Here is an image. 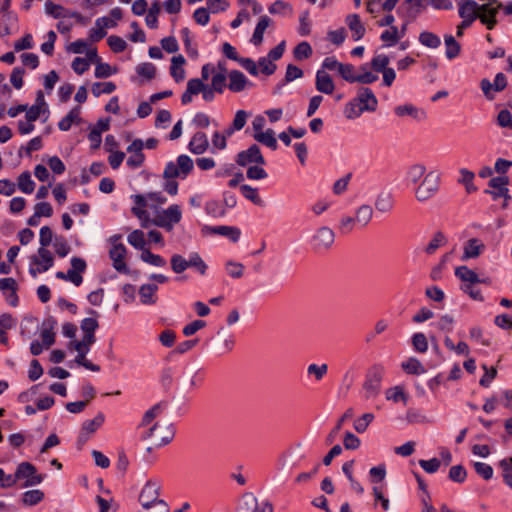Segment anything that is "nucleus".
<instances>
[{
  "label": "nucleus",
  "instance_id": "obj_1",
  "mask_svg": "<svg viewBox=\"0 0 512 512\" xmlns=\"http://www.w3.org/2000/svg\"><path fill=\"white\" fill-rule=\"evenodd\" d=\"M193 161L187 155L178 156L176 162H169L164 170L163 176L166 179H185L193 170Z\"/></svg>",
  "mask_w": 512,
  "mask_h": 512
},
{
  "label": "nucleus",
  "instance_id": "obj_2",
  "mask_svg": "<svg viewBox=\"0 0 512 512\" xmlns=\"http://www.w3.org/2000/svg\"><path fill=\"white\" fill-rule=\"evenodd\" d=\"M182 218V212L179 205L173 204L166 210L158 213L153 219V223L165 229L171 231L175 224L179 223Z\"/></svg>",
  "mask_w": 512,
  "mask_h": 512
},
{
  "label": "nucleus",
  "instance_id": "obj_3",
  "mask_svg": "<svg viewBox=\"0 0 512 512\" xmlns=\"http://www.w3.org/2000/svg\"><path fill=\"white\" fill-rule=\"evenodd\" d=\"M119 239L120 236L112 237V247L109 251V257L112 260V265L117 272L128 274L129 269L125 261L127 249L122 243L117 242Z\"/></svg>",
  "mask_w": 512,
  "mask_h": 512
},
{
  "label": "nucleus",
  "instance_id": "obj_4",
  "mask_svg": "<svg viewBox=\"0 0 512 512\" xmlns=\"http://www.w3.org/2000/svg\"><path fill=\"white\" fill-rule=\"evenodd\" d=\"M175 435V429L172 424H160L155 423L151 428L148 429L143 438H155L156 446H163L171 442Z\"/></svg>",
  "mask_w": 512,
  "mask_h": 512
},
{
  "label": "nucleus",
  "instance_id": "obj_5",
  "mask_svg": "<svg viewBox=\"0 0 512 512\" xmlns=\"http://www.w3.org/2000/svg\"><path fill=\"white\" fill-rule=\"evenodd\" d=\"M439 188V176L434 172L426 174L423 181L417 187L415 196L419 201H426L431 198Z\"/></svg>",
  "mask_w": 512,
  "mask_h": 512
},
{
  "label": "nucleus",
  "instance_id": "obj_6",
  "mask_svg": "<svg viewBox=\"0 0 512 512\" xmlns=\"http://www.w3.org/2000/svg\"><path fill=\"white\" fill-rule=\"evenodd\" d=\"M427 6V0H405L397 9V13L407 22L414 21Z\"/></svg>",
  "mask_w": 512,
  "mask_h": 512
},
{
  "label": "nucleus",
  "instance_id": "obj_7",
  "mask_svg": "<svg viewBox=\"0 0 512 512\" xmlns=\"http://www.w3.org/2000/svg\"><path fill=\"white\" fill-rule=\"evenodd\" d=\"M17 477L19 480L25 479L22 487H30L40 484L44 480V475L38 474L36 467L30 462H22L17 468Z\"/></svg>",
  "mask_w": 512,
  "mask_h": 512
},
{
  "label": "nucleus",
  "instance_id": "obj_8",
  "mask_svg": "<svg viewBox=\"0 0 512 512\" xmlns=\"http://www.w3.org/2000/svg\"><path fill=\"white\" fill-rule=\"evenodd\" d=\"M334 232L328 227H321L312 237V248L315 252L321 253L327 251L334 243Z\"/></svg>",
  "mask_w": 512,
  "mask_h": 512
},
{
  "label": "nucleus",
  "instance_id": "obj_9",
  "mask_svg": "<svg viewBox=\"0 0 512 512\" xmlns=\"http://www.w3.org/2000/svg\"><path fill=\"white\" fill-rule=\"evenodd\" d=\"M160 488V483L156 480H149L146 482L139 495V502L142 507L155 505L156 502H165L164 500L159 499Z\"/></svg>",
  "mask_w": 512,
  "mask_h": 512
},
{
  "label": "nucleus",
  "instance_id": "obj_10",
  "mask_svg": "<svg viewBox=\"0 0 512 512\" xmlns=\"http://www.w3.org/2000/svg\"><path fill=\"white\" fill-rule=\"evenodd\" d=\"M509 184V179L507 176H498L493 177L489 180V187L492 188V191H486L487 193H490L494 200H497L498 198H505V201H508L511 199L509 195V190L507 188ZM507 205V202L504 203V207Z\"/></svg>",
  "mask_w": 512,
  "mask_h": 512
},
{
  "label": "nucleus",
  "instance_id": "obj_11",
  "mask_svg": "<svg viewBox=\"0 0 512 512\" xmlns=\"http://www.w3.org/2000/svg\"><path fill=\"white\" fill-rule=\"evenodd\" d=\"M501 8L502 4H497L495 6L480 5L478 12L479 16H477V19H479L481 24H483L488 30H493L498 23L496 16Z\"/></svg>",
  "mask_w": 512,
  "mask_h": 512
},
{
  "label": "nucleus",
  "instance_id": "obj_12",
  "mask_svg": "<svg viewBox=\"0 0 512 512\" xmlns=\"http://www.w3.org/2000/svg\"><path fill=\"white\" fill-rule=\"evenodd\" d=\"M236 162L238 165L244 167L252 163L264 164L265 160L260 151V148L256 144H253L247 150L238 153Z\"/></svg>",
  "mask_w": 512,
  "mask_h": 512
},
{
  "label": "nucleus",
  "instance_id": "obj_13",
  "mask_svg": "<svg viewBox=\"0 0 512 512\" xmlns=\"http://www.w3.org/2000/svg\"><path fill=\"white\" fill-rule=\"evenodd\" d=\"M104 420V415L102 413H98L94 419L83 422L81 432L78 437V443L81 445L86 443L90 436L103 425Z\"/></svg>",
  "mask_w": 512,
  "mask_h": 512
},
{
  "label": "nucleus",
  "instance_id": "obj_14",
  "mask_svg": "<svg viewBox=\"0 0 512 512\" xmlns=\"http://www.w3.org/2000/svg\"><path fill=\"white\" fill-rule=\"evenodd\" d=\"M39 257H34L32 259L33 264L37 265V269H30V273L35 276L37 273H43L49 270L54 263V258L52 253L47 248H39L38 249Z\"/></svg>",
  "mask_w": 512,
  "mask_h": 512
},
{
  "label": "nucleus",
  "instance_id": "obj_15",
  "mask_svg": "<svg viewBox=\"0 0 512 512\" xmlns=\"http://www.w3.org/2000/svg\"><path fill=\"white\" fill-rule=\"evenodd\" d=\"M458 14L461 19L471 22L477 20L480 4L474 0H456Z\"/></svg>",
  "mask_w": 512,
  "mask_h": 512
},
{
  "label": "nucleus",
  "instance_id": "obj_16",
  "mask_svg": "<svg viewBox=\"0 0 512 512\" xmlns=\"http://www.w3.org/2000/svg\"><path fill=\"white\" fill-rule=\"evenodd\" d=\"M71 267L66 272V281L72 282L75 286H80L83 281L81 274L86 270L87 264L84 259L73 257L71 259Z\"/></svg>",
  "mask_w": 512,
  "mask_h": 512
},
{
  "label": "nucleus",
  "instance_id": "obj_17",
  "mask_svg": "<svg viewBox=\"0 0 512 512\" xmlns=\"http://www.w3.org/2000/svg\"><path fill=\"white\" fill-rule=\"evenodd\" d=\"M357 100L359 101V107H362L364 111H375L378 105L373 91L367 87H361L358 90Z\"/></svg>",
  "mask_w": 512,
  "mask_h": 512
},
{
  "label": "nucleus",
  "instance_id": "obj_18",
  "mask_svg": "<svg viewBox=\"0 0 512 512\" xmlns=\"http://www.w3.org/2000/svg\"><path fill=\"white\" fill-rule=\"evenodd\" d=\"M315 87L317 91L328 95L332 94L335 89L332 77L324 70L316 72Z\"/></svg>",
  "mask_w": 512,
  "mask_h": 512
},
{
  "label": "nucleus",
  "instance_id": "obj_19",
  "mask_svg": "<svg viewBox=\"0 0 512 512\" xmlns=\"http://www.w3.org/2000/svg\"><path fill=\"white\" fill-rule=\"evenodd\" d=\"M133 200L135 203V205L131 209L133 215H135L139 220L143 222L144 227H147L146 223L149 221V214L145 209L148 200L147 195H134Z\"/></svg>",
  "mask_w": 512,
  "mask_h": 512
},
{
  "label": "nucleus",
  "instance_id": "obj_20",
  "mask_svg": "<svg viewBox=\"0 0 512 512\" xmlns=\"http://www.w3.org/2000/svg\"><path fill=\"white\" fill-rule=\"evenodd\" d=\"M400 0H385L383 3L366 0V11L373 17H377L381 11L391 12Z\"/></svg>",
  "mask_w": 512,
  "mask_h": 512
},
{
  "label": "nucleus",
  "instance_id": "obj_21",
  "mask_svg": "<svg viewBox=\"0 0 512 512\" xmlns=\"http://www.w3.org/2000/svg\"><path fill=\"white\" fill-rule=\"evenodd\" d=\"M381 373L374 372L373 375L369 376L364 382L363 388L365 390V396L367 399L376 397L381 388Z\"/></svg>",
  "mask_w": 512,
  "mask_h": 512
},
{
  "label": "nucleus",
  "instance_id": "obj_22",
  "mask_svg": "<svg viewBox=\"0 0 512 512\" xmlns=\"http://www.w3.org/2000/svg\"><path fill=\"white\" fill-rule=\"evenodd\" d=\"M208 146H209V142H208L206 134L204 132H196L192 136V138L188 144V149L193 154H202L207 150Z\"/></svg>",
  "mask_w": 512,
  "mask_h": 512
},
{
  "label": "nucleus",
  "instance_id": "obj_23",
  "mask_svg": "<svg viewBox=\"0 0 512 512\" xmlns=\"http://www.w3.org/2000/svg\"><path fill=\"white\" fill-rule=\"evenodd\" d=\"M248 80L246 76L239 70H232L229 73L228 88L232 92H241L245 89Z\"/></svg>",
  "mask_w": 512,
  "mask_h": 512
},
{
  "label": "nucleus",
  "instance_id": "obj_24",
  "mask_svg": "<svg viewBox=\"0 0 512 512\" xmlns=\"http://www.w3.org/2000/svg\"><path fill=\"white\" fill-rule=\"evenodd\" d=\"M158 286L156 284H144L139 289L140 301L145 305L155 304L157 301L156 292Z\"/></svg>",
  "mask_w": 512,
  "mask_h": 512
},
{
  "label": "nucleus",
  "instance_id": "obj_25",
  "mask_svg": "<svg viewBox=\"0 0 512 512\" xmlns=\"http://www.w3.org/2000/svg\"><path fill=\"white\" fill-rule=\"evenodd\" d=\"M346 23L349 29L352 31L353 39L355 41L360 40L365 34V27L362 24L359 15L352 14L346 18Z\"/></svg>",
  "mask_w": 512,
  "mask_h": 512
},
{
  "label": "nucleus",
  "instance_id": "obj_26",
  "mask_svg": "<svg viewBox=\"0 0 512 512\" xmlns=\"http://www.w3.org/2000/svg\"><path fill=\"white\" fill-rule=\"evenodd\" d=\"M484 248L485 246L480 240L472 238L468 240L464 246V253L462 259L465 260L470 258H476L481 254Z\"/></svg>",
  "mask_w": 512,
  "mask_h": 512
},
{
  "label": "nucleus",
  "instance_id": "obj_27",
  "mask_svg": "<svg viewBox=\"0 0 512 512\" xmlns=\"http://www.w3.org/2000/svg\"><path fill=\"white\" fill-rule=\"evenodd\" d=\"M271 19L267 15H263L259 18V21L255 27V30L253 32L251 42L258 46L263 42V36L265 33V30L270 25Z\"/></svg>",
  "mask_w": 512,
  "mask_h": 512
},
{
  "label": "nucleus",
  "instance_id": "obj_28",
  "mask_svg": "<svg viewBox=\"0 0 512 512\" xmlns=\"http://www.w3.org/2000/svg\"><path fill=\"white\" fill-rule=\"evenodd\" d=\"M185 59L182 55L174 56L171 60L170 73L176 82H180L185 77V71L182 68Z\"/></svg>",
  "mask_w": 512,
  "mask_h": 512
},
{
  "label": "nucleus",
  "instance_id": "obj_29",
  "mask_svg": "<svg viewBox=\"0 0 512 512\" xmlns=\"http://www.w3.org/2000/svg\"><path fill=\"white\" fill-rule=\"evenodd\" d=\"M455 275L465 284H476L480 282L478 275L467 266H459L455 269Z\"/></svg>",
  "mask_w": 512,
  "mask_h": 512
},
{
  "label": "nucleus",
  "instance_id": "obj_30",
  "mask_svg": "<svg viewBox=\"0 0 512 512\" xmlns=\"http://www.w3.org/2000/svg\"><path fill=\"white\" fill-rule=\"evenodd\" d=\"M254 138L256 141L269 147L272 150H276L278 148V143L272 129H267L265 132H257L255 133Z\"/></svg>",
  "mask_w": 512,
  "mask_h": 512
},
{
  "label": "nucleus",
  "instance_id": "obj_31",
  "mask_svg": "<svg viewBox=\"0 0 512 512\" xmlns=\"http://www.w3.org/2000/svg\"><path fill=\"white\" fill-rule=\"evenodd\" d=\"M401 367L407 374L411 375H420L425 372V368L422 363L414 357H411L407 361L403 362Z\"/></svg>",
  "mask_w": 512,
  "mask_h": 512
},
{
  "label": "nucleus",
  "instance_id": "obj_32",
  "mask_svg": "<svg viewBox=\"0 0 512 512\" xmlns=\"http://www.w3.org/2000/svg\"><path fill=\"white\" fill-rule=\"evenodd\" d=\"M248 114L244 110H238L230 127L226 129V135L231 136L235 131L241 130L247 121Z\"/></svg>",
  "mask_w": 512,
  "mask_h": 512
},
{
  "label": "nucleus",
  "instance_id": "obj_33",
  "mask_svg": "<svg viewBox=\"0 0 512 512\" xmlns=\"http://www.w3.org/2000/svg\"><path fill=\"white\" fill-rule=\"evenodd\" d=\"M44 499V492L41 490H29L22 494L21 501L25 506H34Z\"/></svg>",
  "mask_w": 512,
  "mask_h": 512
},
{
  "label": "nucleus",
  "instance_id": "obj_34",
  "mask_svg": "<svg viewBox=\"0 0 512 512\" xmlns=\"http://www.w3.org/2000/svg\"><path fill=\"white\" fill-rule=\"evenodd\" d=\"M353 416V410L351 408H349L348 410H346V412L341 416V418L338 420L337 424L335 425V427L330 431V433L328 434L327 438H326V443L328 445L332 444L341 428H342V425L343 423L347 420V419H350L351 417Z\"/></svg>",
  "mask_w": 512,
  "mask_h": 512
},
{
  "label": "nucleus",
  "instance_id": "obj_35",
  "mask_svg": "<svg viewBox=\"0 0 512 512\" xmlns=\"http://www.w3.org/2000/svg\"><path fill=\"white\" fill-rule=\"evenodd\" d=\"M373 210L369 205H362L356 211V221L359 227H365L372 219Z\"/></svg>",
  "mask_w": 512,
  "mask_h": 512
},
{
  "label": "nucleus",
  "instance_id": "obj_36",
  "mask_svg": "<svg viewBox=\"0 0 512 512\" xmlns=\"http://www.w3.org/2000/svg\"><path fill=\"white\" fill-rule=\"evenodd\" d=\"M447 243L446 236L438 231L434 234L433 238L430 240L428 245L425 247L424 251L428 255H432L436 252V250L442 246H444Z\"/></svg>",
  "mask_w": 512,
  "mask_h": 512
},
{
  "label": "nucleus",
  "instance_id": "obj_37",
  "mask_svg": "<svg viewBox=\"0 0 512 512\" xmlns=\"http://www.w3.org/2000/svg\"><path fill=\"white\" fill-rule=\"evenodd\" d=\"M386 399L389 401H393L394 403L403 402L407 403L408 396L405 393L404 389L400 386H395L389 388L385 391Z\"/></svg>",
  "mask_w": 512,
  "mask_h": 512
},
{
  "label": "nucleus",
  "instance_id": "obj_38",
  "mask_svg": "<svg viewBox=\"0 0 512 512\" xmlns=\"http://www.w3.org/2000/svg\"><path fill=\"white\" fill-rule=\"evenodd\" d=\"M444 40L446 45V57L451 60L459 56L461 46L455 38L452 35H445Z\"/></svg>",
  "mask_w": 512,
  "mask_h": 512
},
{
  "label": "nucleus",
  "instance_id": "obj_39",
  "mask_svg": "<svg viewBox=\"0 0 512 512\" xmlns=\"http://www.w3.org/2000/svg\"><path fill=\"white\" fill-rule=\"evenodd\" d=\"M313 50L311 45L306 42H300L294 49H293V56L296 60L302 61L305 59H308L312 56Z\"/></svg>",
  "mask_w": 512,
  "mask_h": 512
},
{
  "label": "nucleus",
  "instance_id": "obj_40",
  "mask_svg": "<svg viewBox=\"0 0 512 512\" xmlns=\"http://www.w3.org/2000/svg\"><path fill=\"white\" fill-rule=\"evenodd\" d=\"M402 35L399 34V30L396 26H391L389 29L382 32L380 39L386 44V46L395 45Z\"/></svg>",
  "mask_w": 512,
  "mask_h": 512
},
{
  "label": "nucleus",
  "instance_id": "obj_41",
  "mask_svg": "<svg viewBox=\"0 0 512 512\" xmlns=\"http://www.w3.org/2000/svg\"><path fill=\"white\" fill-rule=\"evenodd\" d=\"M160 11H161L160 3L158 1H155L151 5L150 9L148 10V13L145 18L146 25L149 28L155 29L158 27V15H159Z\"/></svg>",
  "mask_w": 512,
  "mask_h": 512
},
{
  "label": "nucleus",
  "instance_id": "obj_42",
  "mask_svg": "<svg viewBox=\"0 0 512 512\" xmlns=\"http://www.w3.org/2000/svg\"><path fill=\"white\" fill-rule=\"evenodd\" d=\"M18 188L26 194H31L35 189V183L31 179L30 172L25 171L18 177Z\"/></svg>",
  "mask_w": 512,
  "mask_h": 512
},
{
  "label": "nucleus",
  "instance_id": "obj_43",
  "mask_svg": "<svg viewBox=\"0 0 512 512\" xmlns=\"http://www.w3.org/2000/svg\"><path fill=\"white\" fill-rule=\"evenodd\" d=\"M240 191H241V194L243 195V197L250 200L255 205H259V206L262 205L263 201H262L261 197L259 196L257 188H253L250 185L243 184L240 186Z\"/></svg>",
  "mask_w": 512,
  "mask_h": 512
},
{
  "label": "nucleus",
  "instance_id": "obj_44",
  "mask_svg": "<svg viewBox=\"0 0 512 512\" xmlns=\"http://www.w3.org/2000/svg\"><path fill=\"white\" fill-rule=\"evenodd\" d=\"M419 42L429 48H438L441 45L439 36L432 32L424 31L419 35Z\"/></svg>",
  "mask_w": 512,
  "mask_h": 512
},
{
  "label": "nucleus",
  "instance_id": "obj_45",
  "mask_svg": "<svg viewBox=\"0 0 512 512\" xmlns=\"http://www.w3.org/2000/svg\"><path fill=\"white\" fill-rule=\"evenodd\" d=\"M375 207L382 213L390 212L393 209V198L390 194H381L378 196Z\"/></svg>",
  "mask_w": 512,
  "mask_h": 512
},
{
  "label": "nucleus",
  "instance_id": "obj_46",
  "mask_svg": "<svg viewBox=\"0 0 512 512\" xmlns=\"http://www.w3.org/2000/svg\"><path fill=\"white\" fill-rule=\"evenodd\" d=\"M141 259L153 266L163 267L166 265V260L157 254L152 253L149 249H144L141 253Z\"/></svg>",
  "mask_w": 512,
  "mask_h": 512
},
{
  "label": "nucleus",
  "instance_id": "obj_47",
  "mask_svg": "<svg viewBox=\"0 0 512 512\" xmlns=\"http://www.w3.org/2000/svg\"><path fill=\"white\" fill-rule=\"evenodd\" d=\"M116 89L113 82H96L92 85V93L94 96L99 97L102 94H111Z\"/></svg>",
  "mask_w": 512,
  "mask_h": 512
},
{
  "label": "nucleus",
  "instance_id": "obj_48",
  "mask_svg": "<svg viewBox=\"0 0 512 512\" xmlns=\"http://www.w3.org/2000/svg\"><path fill=\"white\" fill-rule=\"evenodd\" d=\"M339 76L349 83H355L358 80L356 69L350 63H343Z\"/></svg>",
  "mask_w": 512,
  "mask_h": 512
},
{
  "label": "nucleus",
  "instance_id": "obj_49",
  "mask_svg": "<svg viewBox=\"0 0 512 512\" xmlns=\"http://www.w3.org/2000/svg\"><path fill=\"white\" fill-rule=\"evenodd\" d=\"M214 232L228 237L233 242H237L240 238V230L236 227H230V226H217L214 228Z\"/></svg>",
  "mask_w": 512,
  "mask_h": 512
},
{
  "label": "nucleus",
  "instance_id": "obj_50",
  "mask_svg": "<svg viewBox=\"0 0 512 512\" xmlns=\"http://www.w3.org/2000/svg\"><path fill=\"white\" fill-rule=\"evenodd\" d=\"M412 346L413 349L418 353H425L428 350V341L426 336L421 333H415L412 336Z\"/></svg>",
  "mask_w": 512,
  "mask_h": 512
},
{
  "label": "nucleus",
  "instance_id": "obj_51",
  "mask_svg": "<svg viewBox=\"0 0 512 512\" xmlns=\"http://www.w3.org/2000/svg\"><path fill=\"white\" fill-rule=\"evenodd\" d=\"M128 242L136 249L144 250L145 246V235L141 230H134L128 235Z\"/></svg>",
  "mask_w": 512,
  "mask_h": 512
},
{
  "label": "nucleus",
  "instance_id": "obj_52",
  "mask_svg": "<svg viewBox=\"0 0 512 512\" xmlns=\"http://www.w3.org/2000/svg\"><path fill=\"white\" fill-rule=\"evenodd\" d=\"M389 61L390 60L387 55L379 54L372 58L370 65L375 72L382 73L384 70L388 68L387 66L389 64Z\"/></svg>",
  "mask_w": 512,
  "mask_h": 512
},
{
  "label": "nucleus",
  "instance_id": "obj_53",
  "mask_svg": "<svg viewBox=\"0 0 512 512\" xmlns=\"http://www.w3.org/2000/svg\"><path fill=\"white\" fill-rule=\"evenodd\" d=\"M448 477L453 482L463 483L467 477V471L462 465H455L450 468Z\"/></svg>",
  "mask_w": 512,
  "mask_h": 512
},
{
  "label": "nucleus",
  "instance_id": "obj_54",
  "mask_svg": "<svg viewBox=\"0 0 512 512\" xmlns=\"http://www.w3.org/2000/svg\"><path fill=\"white\" fill-rule=\"evenodd\" d=\"M171 268L172 270L179 274V273H182L184 272L187 268H189V264H188V260H186L185 258H183L181 255L179 254H174L172 257H171Z\"/></svg>",
  "mask_w": 512,
  "mask_h": 512
},
{
  "label": "nucleus",
  "instance_id": "obj_55",
  "mask_svg": "<svg viewBox=\"0 0 512 512\" xmlns=\"http://www.w3.org/2000/svg\"><path fill=\"white\" fill-rule=\"evenodd\" d=\"M136 71L138 75L146 78L147 80H152L156 75V67L150 62L138 65Z\"/></svg>",
  "mask_w": 512,
  "mask_h": 512
},
{
  "label": "nucleus",
  "instance_id": "obj_56",
  "mask_svg": "<svg viewBox=\"0 0 512 512\" xmlns=\"http://www.w3.org/2000/svg\"><path fill=\"white\" fill-rule=\"evenodd\" d=\"M107 44L114 53H121L127 47L125 40L116 35L109 36L107 39Z\"/></svg>",
  "mask_w": 512,
  "mask_h": 512
},
{
  "label": "nucleus",
  "instance_id": "obj_57",
  "mask_svg": "<svg viewBox=\"0 0 512 512\" xmlns=\"http://www.w3.org/2000/svg\"><path fill=\"white\" fill-rule=\"evenodd\" d=\"M328 371V365L322 364H310L307 368L308 375H313L317 381H320L323 379V377L327 374Z\"/></svg>",
  "mask_w": 512,
  "mask_h": 512
},
{
  "label": "nucleus",
  "instance_id": "obj_58",
  "mask_svg": "<svg viewBox=\"0 0 512 512\" xmlns=\"http://www.w3.org/2000/svg\"><path fill=\"white\" fill-rule=\"evenodd\" d=\"M46 37L47 40L41 45V51L48 56H52L54 53V44L57 39V35L51 30L47 33Z\"/></svg>",
  "mask_w": 512,
  "mask_h": 512
},
{
  "label": "nucleus",
  "instance_id": "obj_59",
  "mask_svg": "<svg viewBox=\"0 0 512 512\" xmlns=\"http://www.w3.org/2000/svg\"><path fill=\"white\" fill-rule=\"evenodd\" d=\"M55 252L59 257H65L69 254L71 247L67 243L66 239L61 237H56L54 242Z\"/></svg>",
  "mask_w": 512,
  "mask_h": 512
},
{
  "label": "nucleus",
  "instance_id": "obj_60",
  "mask_svg": "<svg viewBox=\"0 0 512 512\" xmlns=\"http://www.w3.org/2000/svg\"><path fill=\"white\" fill-rule=\"evenodd\" d=\"M374 415L372 413H365L358 418L354 423V428L358 433L366 431L369 424L373 421Z\"/></svg>",
  "mask_w": 512,
  "mask_h": 512
},
{
  "label": "nucleus",
  "instance_id": "obj_61",
  "mask_svg": "<svg viewBox=\"0 0 512 512\" xmlns=\"http://www.w3.org/2000/svg\"><path fill=\"white\" fill-rule=\"evenodd\" d=\"M63 11L64 8L61 5L56 4L51 0H47L45 2V12L55 19L62 18L64 16Z\"/></svg>",
  "mask_w": 512,
  "mask_h": 512
},
{
  "label": "nucleus",
  "instance_id": "obj_62",
  "mask_svg": "<svg viewBox=\"0 0 512 512\" xmlns=\"http://www.w3.org/2000/svg\"><path fill=\"white\" fill-rule=\"evenodd\" d=\"M425 172L426 168L423 165H413L407 173L408 180L416 184L424 176Z\"/></svg>",
  "mask_w": 512,
  "mask_h": 512
},
{
  "label": "nucleus",
  "instance_id": "obj_63",
  "mask_svg": "<svg viewBox=\"0 0 512 512\" xmlns=\"http://www.w3.org/2000/svg\"><path fill=\"white\" fill-rule=\"evenodd\" d=\"M473 466L476 473L483 479L489 480L492 478L493 468L489 464L483 462H475Z\"/></svg>",
  "mask_w": 512,
  "mask_h": 512
},
{
  "label": "nucleus",
  "instance_id": "obj_64",
  "mask_svg": "<svg viewBox=\"0 0 512 512\" xmlns=\"http://www.w3.org/2000/svg\"><path fill=\"white\" fill-rule=\"evenodd\" d=\"M356 226L358 224L355 217H343L339 224V231L341 234H349Z\"/></svg>",
  "mask_w": 512,
  "mask_h": 512
}]
</instances>
